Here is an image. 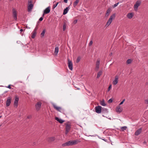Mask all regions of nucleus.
Instances as JSON below:
<instances>
[{
	"instance_id": "1",
	"label": "nucleus",
	"mask_w": 148,
	"mask_h": 148,
	"mask_svg": "<svg viewBox=\"0 0 148 148\" xmlns=\"http://www.w3.org/2000/svg\"><path fill=\"white\" fill-rule=\"evenodd\" d=\"M52 105L54 108L57 111L60 112L63 114H65V111L62 109L61 107L57 106L55 104L52 103Z\"/></svg>"
},
{
	"instance_id": "2",
	"label": "nucleus",
	"mask_w": 148,
	"mask_h": 148,
	"mask_svg": "<svg viewBox=\"0 0 148 148\" xmlns=\"http://www.w3.org/2000/svg\"><path fill=\"white\" fill-rule=\"evenodd\" d=\"M101 106H98L95 107V112L96 113L99 114L101 113V111L103 112V110L106 112H108L106 108L101 109Z\"/></svg>"
},
{
	"instance_id": "3",
	"label": "nucleus",
	"mask_w": 148,
	"mask_h": 148,
	"mask_svg": "<svg viewBox=\"0 0 148 148\" xmlns=\"http://www.w3.org/2000/svg\"><path fill=\"white\" fill-rule=\"evenodd\" d=\"M34 7V5L32 4V0H28V4L27 5V11L28 12H30L32 11Z\"/></svg>"
},
{
	"instance_id": "4",
	"label": "nucleus",
	"mask_w": 148,
	"mask_h": 148,
	"mask_svg": "<svg viewBox=\"0 0 148 148\" xmlns=\"http://www.w3.org/2000/svg\"><path fill=\"white\" fill-rule=\"evenodd\" d=\"M115 16L114 14L112 15L110 18H109L108 20V21L106 25V27H108L110 24L111 23L112 21V19H114L115 17Z\"/></svg>"
},
{
	"instance_id": "5",
	"label": "nucleus",
	"mask_w": 148,
	"mask_h": 148,
	"mask_svg": "<svg viewBox=\"0 0 148 148\" xmlns=\"http://www.w3.org/2000/svg\"><path fill=\"white\" fill-rule=\"evenodd\" d=\"M141 3L140 0L137 1L134 5V9L136 11L138 10V7L140 5Z\"/></svg>"
},
{
	"instance_id": "6",
	"label": "nucleus",
	"mask_w": 148,
	"mask_h": 148,
	"mask_svg": "<svg viewBox=\"0 0 148 148\" xmlns=\"http://www.w3.org/2000/svg\"><path fill=\"white\" fill-rule=\"evenodd\" d=\"M42 103L40 101H39L36 103L35 105V107L36 110L39 111L42 105Z\"/></svg>"
},
{
	"instance_id": "7",
	"label": "nucleus",
	"mask_w": 148,
	"mask_h": 148,
	"mask_svg": "<svg viewBox=\"0 0 148 148\" xmlns=\"http://www.w3.org/2000/svg\"><path fill=\"white\" fill-rule=\"evenodd\" d=\"M18 101L19 98L17 96H16L14 99V106L16 107V108L17 107Z\"/></svg>"
},
{
	"instance_id": "8",
	"label": "nucleus",
	"mask_w": 148,
	"mask_h": 148,
	"mask_svg": "<svg viewBox=\"0 0 148 148\" xmlns=\"http://www.w3.org/2000/svg\"><path fill=\"white\" fill-rule=\"evenodd\" d=\"M50 11V6H49L47 8H46L44 10V13L43 15V16H44L45 14H47L49 13Z\"/></svg>"
},
{
	"instance_id": "9",
	"label": "nucleus",
	"mask_w": 148,
	"mask_h": 148,
	"mask_svg": "<svg viewBox=\"0 0 148 148\" xmlns=\"http://www.w3.org/2000/svg\"><path fill=\"white\" fill-rule=\"evenodd\" d=\"M119 79V77L117 75H116L115 76V79L113 80L112 84L114 85H116L118 83Z\"/></svg>"
},
{
	"instance_id": "10",
	"label": "nucleus",
	"mask_w": 148,
	"mask_h": 148,
	"mask_svg": "<svg viewBox=\"0 0 148 148\" xmlns=\"http://www.w3.org/2000/svg\"><path fill=\"white\" fill-rule=\"evenodd\" d=\"M65 125L66 126V130L70 131L71 128V124L69 123L68 122L66 123Z\"/></svg>"
},
{
	"instance_id": "11",
	"label": "nucleus",
	"mask_w": 148,
	"mask_h": 148,
	"mask_svg": "<svg viewBox=\"0 0 148 148\" xmlns=\"http://www.w3.org/2000/svg\"><path fill=\"white\" fill-rule=\"evenodd\" d=\"M68 66L69 69L71 70H73V63L72 61L69 59H68Z\"/></svg>"
},
{
	"instance_id": "12",
	"label": "nucleus",
	"mask_w": 148,
	"mask_h": 148,
	"mask_svg": "<svg viewBox=\"0 0 148 148\" xmlns=\"http://www.w3.org/2000/svg\"><path fill=\"white\" fill-rule=\"evenodd\" d=\"M12 99L10 97H8L7 98V99L6 101V106L7 107L9 106L11 102V100Z\"/></svg>"
},
{
	"instance_id": "13",
	"label": "nucleus",
	"mask_w": 148,
	"mask_h": 148,
	"mask_svg": "<svg viewBox=\"0 0 148 148\" xmlns=\"http://www.w3.org/2000/svg\"><path fill=\"white\" fill-rule=\"evenodd\" d=\"M13 14L14 19L15 20H16L17 18V13L16 10L14 9H13Z\"/></svg>"
},
{
	"instance_id": "14",
	"label": "nucleus",
	"mask_w": 148,
	"mask_h": 148,
	"mask_svg": "<svg viewBox=\"0 0 148 148\" xmlns=\"http://www.w3.org/2000/svg\"><path fill=\"white\" fill-rule=\"evenodd\" d=\"M142 130V128H140L137 130L135 133V135L136 136H138L141 132Z\"/></svg>"
},
{
	"instance_id": "15",
	"label": "nucleus",
	"mask_w": 148,
	"mask_h": 148,
	"mask_svg": "<svg viewBox=\"0 0 148 148\" xmlns=\"http://www.w3.org/2000/svg\"><path fill=\"white\" fill-rule=\"evenodd\" d=\"M36 30L37 29L36 28L32 33V38H34L35 37L36 34Z\"/></svg>"
},
{
	"instance_id": "16",
	"label": "nucleus",
	"mask_w": 148,
	"mask_h": 148,
	"mask_svg": "<svg viewBox=\"0 0 148 148\" xmlns=\"http://www.w3.org/2000/svg\"><path fill=\"white\" fill-rule=\"evenodd\" d=\"M100 64V61L99 60H97L96 64V69L98 70L99 68V66Z\"/></svg>"
},
{
	"instance_id": "17",
	"label": "nucleus",
	"mask_w": 148,
	"mask_h": 148,
	"mask_svg": "<svg viewBox=\"0 0 148 148\" xmlns=\"http://www.w3.org/2000/svg\"><path fill=\"white\" fill-rule=\"evenodd\" d=\"M116 111L117 112L120 113L122 111V109L121 108L120 106H118L116 108Z\"/></svg>"
},
{
	"instance_id": "18",
	"label": "nucleus",
	"mask_w": 148,
	"mask_h": 148,
	"mask_svg": "<svg viewBox=\"0 0 148 148\" xmlns=\"http://www.w3.org/2000/svg\"><path fill=\"white\" fill-rule=\"evenodd\" d=\"M55 119L58 121L60 123H62L64 122V121L57 117H55Z\"/></svg>"
},
{
	"instance_id": "19",
	"label": "nucleus",
	"mask_w": 148,
	"mask_h": 148,
	"mask_svg": "<svg viewBox=\"0 0 148 148\" xmlns=\"http://www.w3.org/2000/svg\"><path fill=\"white\" fill-rule=\"evenodd\" d=\"M134 15L133 13H128L127 15V17L129 19H131L132 18Z\"/></svg>"
},
{
	"instance_id": "20",
	"label": "nucleus",
	"mask_w": 148,
	"mask_h": 148,
	"mask_svg": "<svg viewBox=\"0 0 148 148\" xmlns=\"http://www.w3.org/2000/svg\"><path fill=\"white\" fill-rule=\"evenodd\" d=\"M72 142L73 145L78 144V143H80V141L77 139L75 140H72Z\"/></svg>"
},
{
	"instance_id": "21",
	"label": "nucleus",
	"mask_w": 148,
	"mask_h": 148,
	"mask_svg": "<svg viewBox=\"0 0 148 148\" xmlns=\"http://www.w3.org/2000/svg\"><path fill=\"white\" fill-rule=\"evenodd\" d=\"M69 10V7H66L65 9L64 10V12L63 13V14L65 15L67 13L68 11Z\"/></svg>"
},
{
	"instance_id": "22",
	"label": "nucleus",
	"mask_w": 148,
	"mask_h": 148,
	"mask_svg": "<svg viewBox=\"0 0 148 148\" xmlns=\"http://www.w3.org/2000/svg\"><path fill=\"white\" fill-rule=\"evenodd\" d=\"M55 137H49L48 138V141L49 142L53 141L55 140Z\"/></svg>"
},
{
	"instance_id": "23",
	"label": "nucleus",
	"mask_w": 148,
	"mask_h": 148,
	"mask_svg": "<svg viewBox=\"0 0 148 148\" xmlns=\"http://www.w3.org/2000/svg\"><path fill=\"white\" fill-rule=\"evenodd\" d=\"M59 51V48L58 47H56L55 48L54 53L55 55H57Z\"/></svg>"
},
{
	"instance_id": "24",
	"label": "nucleus",
	"mask_w": 148,
	"mask_h": 148,
	"mask_svg": "<svg viewBox=\"0 0 148 148\" xmlns=\"http://www.w3.org/2000/svg\"><path fill=\"white\" fill-rule=\"evenodd\" d=\"M110 12V9H108L106 13L105 16L106 17H108L109 14Z\"/></svg>"
},
{
	"instance_id": "25",
	"label": "nucleus",
	"mask_w": 148,
	"mask_h": 148,
	"mask_svg": "<svg viewBox=\"0 0 148 148\" xmlns=\"http://www.w3.org/2000/svg\"><path fill=\"white\" fill-rule=\"evenodd\" d=\"M79 1V0H76V1L74 2L73 5L74 7H75L77 5Z\"/></svg>"
},
{
	"instance_id": "26",
	"label": "nucleus",
	"mask_w": 148,
	"mask_h": 148,
	"mask_svg": "<svg viewBox=\"0 0 148 148\" xmlns=\"http://www.w3.org/2000/svg\"><path fill=\"white\" fill-rule=\"evenodd\" d=\"M102 71H100L98 73L97 76V78H99V77L100 76L102 75Z\"/></svg>"
},
{
	"instance_id": "27",
	"label": "nucleus",
	"mask_w": 148,
	"mask_h": 148,
	"mask_svg": "<svg viewBox=\"0 0 148 148\" xmlns=\"http://www.w3.org/2000/svg\"><path fill=\"white\" fill-rule=\"evenodd\" d=\"M100 104L101 105L103 106H105L106 105L104 100H102Z\"/></svg>"
},
{
	"instance_id": "28",
	"label": "nucleus",
	"mask_w": 148,
	"mask_h": 148,
	"mask_svg": "<svg viewBox=\"0 0 148 148\" xmlns=\"http://www.w3.org/2000/svg\"><path fill=\"white\" fill-rule=\"evenodd\" d=\"M127 128V127L126 126L121 127V131L122 132L124 131L125 130H126Z\"/></svg>"
},
{
	"instance_id": "29",
	"label": "nucleus",
	"mask_w": 148,
	"mask_h": 148,
	"mask_svg": "<svg viewBox=\"0 0 148 148\" xmlns=\"http://www.w3.org/2000/svg\"><path fill=\"white\" fill-rule=\"evenodd\" d=\"M68 146L73 145L72 140H70L67 142Z\"/></svg>"
},
{
	"instance_id": "30",
	"label": "nucleus",
	"mask_w": 148,
	"mask_h": 148,
	"mask_svg": "<svg viewBox=\"0 0 148 148\" xmlns=\"http://www.w3.org/2000/svg\"><path fill=\"white\" fill-rule=\"evenodd\" d=\"M45 29L43 30V31L41 34V35L42 36H44L45 34Z\"/></svg>"
},
{
	"instance_id": "31",
	"label": "nucleus",
	"mask_w": 148,
	"mask_h": 148,
	"mask_svg": "<svg viewBox=\"0 0 148 148\" xmlns=\"http://www.w3.org/2000/svg\"><path fill=\"white\" fill-rule=\"evenodd\" d=\"M132 60L131 59H128L127 60L126 62L127 64H130L131 63Z\"/></svg>"
},
{
	"instance_id": "32",
	"label": "nucleus",
	"mask_w": 148,
	"mask_h": 148,
	"mask_svg": "<svg viewBox=\"0 0 148 148\" xmlns=\"http://www.w3.org/2000/svg\"><path fill=\"white\" fill-rule=\"evenodd\" d=\"M58 4V3H56L55 4H54L53 7V8L54 9L57 6V5Z\"/></svg>"
},
{
	"instance_id": "33",
	"label": "nucleus",
	"mask_w": 148,
	"mask_h": 148,
	"mask_svg": "<svg viewBox=\"0 0 148 148\" xmlns=\"http://www.w3.org/2000/svg\"><path fill=\"white\" fill-rule=\"evenodd\" d=\"M66 28V24H64L63 26V30L64 31Z\"/></svg>"
},
{
	"instance_id": "34",
	"label": "nucleus",
	"mask_w": 148,
	"mask_h": 148,
	"mask_svg": "<svg viewBox=\"0 0 148 148\" xmlns=\"http://www.w3.org/2000/svg\"><path fill=\"white\" fill-rule=\"evenodd\" d=\"M119 4V2H118V3H115L113 5V8L116 7V6H117Z\"/></svg>"
},
{
	"instance_id": "35",
	"label": "nucleus",
	"mask_w": 148,
	"mask_h": 148,
	"mask_svg": "<svg viewBox=\"0 0 148 148\" xmlns=\"http://www.w3.org/2000/svg\"><path fill=\"white\" fill-rule=\"evenodd\" d=\"M62 146H68L67 142H66L65 143H64L62 144Z\"/></svg>"
},
{
	"instance_id": "36",
	"label": "nucleus",
	"mask_w": 148,
	"mask_h": 148,
	"mask_svg": "<svg viewBox=\"0 0 148 148\" xmlns=\"http://www.w3.org/2000/svg\"><path fill=\"white\" fill-rule=\"evenodd\" d=\"M125 99H124L123 100V101H121V102L119 103V106H120V105H121L125 101Z\"/></svg>"
},
{
	"instance_id": "37",
	"label": "nucleus",
	"mask_w": 148,
	"mask_h": 148,
	"mask_svg": "<svg viewBox=\"0 0 148 148\" xmlns=\"http://www.w3.org/2000/svg\"><path fill=\"white\" fill-rule=\"evenodd\" d=\"M112 100L111 99H110L108 100V102L109 103H110L112 102Z\"/></svg>"
},
{
	"instance_id": "38",
	"label": "nucleus",
	"mask_w": 148,
	"mask_h": 148,
	"mask_svg": "<svg viewBox=\"0 0 148 148\" xmlns=\"http://www.w3.org/2000/svg\"><path fill=\"white\" fill-rule=\"evenodd\" d=\"M80 60V58H78L76 61V62L77 63H78L79 62Z\"/></svg>"
},
{
	"instance_id": "39",
	"label": "nucleus",
	"mask_w": 148,
	"mask_h": 148,
	"mask_svg": "<svg viewBox=\"0 0 148 148\" xmlns=\"http://www.w3.org/2000/svg\"><path fill=\"white\" fill-rule=\"evenodd\" d=\"M92 43H93V42H92V41H90L89 42V45L90 46H91L92 45Z\"/></svg>"
},
{
	"instance_id": "40",
	"label": "nucleus",
	"mask_w": 148,
	"mask_h": 148,
	"mask_svg": "<svg viewBox=\"0 0 148 148\" xmlns=\"http://www.w3.org/2000/svg\"><path fill=\"white\" fill-rule=\"evenodd\" d=\"M111 87H112L111 85H110L108 87V91H109L110 90V89L111 88Z\"/></svg>"
},
{
	"instance_id": "41",
	"label": "nucleus",
	"mask_w": 148,
	"mask_h": 148,
	"mask_svg": "<svg viewBox=\"0 0 148 148\" xmlns=\"http://www.w3.org/2000/svg\"><path fill=\"white\" fill-rule=\"evenodd\" d=\"M77 20H75L73 21V23L75 24L77 23Z\"/></svg>"
},
{
	"instance_id": "42",
	"label": "nucleus",
	"mask_w": 148,
	"mask_h": 148,
	"mask_svg": "<svg viewBox=\"0 0 148 148\" xmlns=\"http://www.w3.org/2000/svg\"><path fill=\"white\" fill-rule=\"evenodd\" d=\"M69 132V131L67 130H65V134H67Z\"/></svg>"
},
{
	"instance_id": "43",
	"label": "nucleus",
	"mask_w": 148,
	"mask_h": 148,
	"mask_svg": "<svg viewBox=\"0 0 148 148\" xmlns=\"http://www.w3.org/2000/svg\"><path fill=\"white\" fill-rule=\"evenodd\" d=\"M43 19V18L42 17H41L39 19V21H42Z\"/></svg>"
},
{
	"instance_id": "44",
	"label": "nucleus",
	"mask_w": 148,
	"mask_h": 148,
	"mask_svg": "<svg viewBox=\"0 0 148 148\" xmlns=\"http://www.w3.org/2000/svg\"><path fill=\"white\" fill-rule=\"evenodd\" d=\"M145 101L146 104H148V100H145Z\"/></svg>"
},
{
	"instance_id": "45",
	"label": "nucleus",
	"mask_w": 148,
	"mask_h": 148,
	"mask_svg": "<svg viewBox=\"0 0 148 148\" xmlns=\"http://www.w3.org/2000/svg\"><path fill=\"white\" fill-rule=\"evenodd\" d=\"M8 88H9V89H11V88L10 87V85H9L7 87Z\"/></svg>"
},
{
	"instance_id": "46",
	"label": "nucleus",
	"mask_w": 148,
	"mask_h": 148,
	"mask_svg": "<svg viewBox=\"0 0 148 148\" xmlns=\"http://www.w3.org/2000/svg\"><path fill=\"white\" fill-rule=\"evenodd\" d=\"M64 1L65 3H67V0H64Z\"/></svg>"
},
{
	"instance_id": "47",
	"label": "nucleus",
	"mask_w": 148,
	"mask_h": 148,
	"mask_svg": "<svg viewBox=\"0 0 148 148\" xmlns=\"http://www.w3.org/2000/svg\"><path fill=\"white\" fill-rule=\"evenodd\" d=\"M23 29H21L20 30V31L21 32H23Z\"/></svg>"
},
{
	"instance_id": "48",
	"label": "nucleus",
	"mask_w": 148,
	"mask_h": 148,
	"mask_svg": "<svg viewBox=\"0 0 148 148\" xmlns=\"http://www.w3.org/2000/svg\"><path fill=\"white\" fill-rule=\"evenodd\" d=\"M13 0H9V1H12Z\"/></svg>"
},
{
	"instance_id": "49",
	"label": "nucleus",
	"mask_w": 148,
	"mask_h": 148,
	"mask_svg": "<svg viewBox=\"0 0 148 148\" xmlns=\"http://www.w3.org/2000/svg\"><path fill=\"white\" fill-rule=\"evenodd\" d=\"M112 53H110V55H112Z\"/></svg>"
},
{
	"instance_id": "50",
	"label": "nucleus",
	"mask_w": 148,
	"mask_h": 148,
	"mask_svg": "<svg viewBox=\"0 0 148 148\" xmlns=\"http://www.w3.org/2000/svg\"><path fill=\"white\" fill-rule=\"evenodd\" d=\"M77 89L78 90H79L80 89L79 88H77Z\"/></svg>"
},
{
	"instance_id": "51",
	"label": "nucleus",
	"mask_w": 148,
	"mask_h": 148,
	"mask_svg": "<svg viewBox=\"0 0 148 148\" xmlns=\"http://www.w3.org/2000/svg\"><path fill=\"white\" fill-rule=\"evenodd\" d=\"M27 118H29V116H27Z\"/></svg>"
},
{
	"instance_id": "52",
	"label": "nucleus",
	"mask_w": 148,
	"mask_h": 148,
	"mask_svg": "<svg viewBox=\"0 0 148 148\" xmlns=\"http://www.w3.org/2000/svg\"><path fill=\"white\" fill-rule=\"evenodd\" d=\"M55 2V1H54L53 2V3H54Z\"/></svg>"
},
{
	"instance_id": "53",
	"label": "nucleus",
	"mask_w": 148,
	"mask_h": 148,
	"mask_svg": "<svg viewBox=\"0 0 148 148\" xmlns=\"http://www.w3.org/2000/svg\"><path fill=\"white\" fill-rule=\"evenodd\" d=\"M1 117V116H0V118Z\"/></svg>"
}]
</instances>
